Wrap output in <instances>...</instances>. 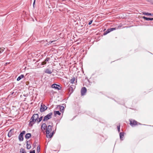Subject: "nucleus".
Wrapping results in <instances>:
<instances>
[{
    "label": "nucleus",
    "instance_id": "nucleus-1",
    "mask_svg": "<svg viewBox=\"0 0 153 153\" xmlns=\"http://www.w3.org/2000/svg\"><path fill=\"white\" fill-rule=\"evenodd\" d=\"M52 126L49 125L46 130V137L48 138H51L54 134V131L52 130Z\"/></svg>",
    "mask_w": 153,
    "mask_h": 153
},
{
    "label": "nucleus",
    "instance_id": "nucleus-2",
    "mask_svg": "<svg viewBox=\"0 0 153 153\" xmlns=\"http://www.w3.org/2000/svg\"><path fill=\"white\" fill-rule=\"evenodd\" d=\"M39 118V115L38 114H34L30 119V122L29 123V126H32L33 124H34L35 122L36 121L37 119Z\"/></svg>",
    "mask_w": 153,
    "mask_h": 153
},
{
    "label": "nucleus",
    "instance_id": "nucleus-3",
    "mask_svg": "<svg viewBox=\"0 0 153 153\" xmlns=\"http://www.w3.org/2000/svg\"><path fill=\"white\" fill-rule=\"evenodd\" d=\"M129 121L130 122V124L132 126L137 125H138V123L139 124H140V123H137L136 121L134 120L130 119L129 120Z\"/></svg>",
    "mask_w": 153,
    "mask_h": 153
},
{
    "label": "nucleus",
    "instance_id": "nucleus-4",
    "mask_svg": "<svg viewBox=\"0 0 153 153\" xmlns=\"http://www.w3.org/2000/svg\"><path fill=\"white\" fill-rule=\"evenodd\" d=\"M52 113L51 112L49 113L48 114L45 116L43 119L44 121H47L48 120L51 118Z\"/></svg>",
    "mask_w": 153,
    "mask_h": 153
},
{
    "label": "nucleus",
    "instance_id": "nucleus-5",
    "mask_svg": "<svg viewBox=\"0 0 153 153\" xmlns=\"http://www.w3.org/2000/svg\"><path fill=\"white\" fill-rule=\"evenodd\" d=\"M25 132H26L25 131H23L20 133L18 137V138L19 141H22L23 140V136L24 134H25Z\"/></svg>",
    "mask_w": 153,
    "mask_h": 153
},
{
    "label": "nucleus",
    "instance_id": "nucleus-6",
    "mask_svg": "<svg viewBox=\"0 0 153 153\" xmlns=\"http://www.w3.org/2000/svg\"><path fill=\"white\" fill-rule=\"evenodd\" d=\"M47 107L45 105L42 103L41 105L40 111L41 112H44L45 110L47 109Z\"/></svg>",
    "mask_w": 153,
    "mask_h": 153
},
{
    "label": "nucleus",
    "instance_id": "nucleus-7",
    "mask_svg": "<svg viewBox=\"0 0 153 153\" xmlns=\"http://www.w3.org/2000/svg\"><path fill=\"white\" fill-rule=\"evenodd\" d=\"M51 87L53 88H54L58 90H61V87L59 85L56 84H53Z\"/></svg>",
    "mask_w": 153,
    "mask_h": 153
},
{
    "label": "nucleus",
    "instance_id": "nucleus-8",
    "mask_svg": "<svg viewBox=\"0 0 153 153\" xmlns=\"http://www.w3.org/2000/svg\"><path fill=\"white\" fill-rule=\"evenodd\" d=\"M87 91V89L85 87H83L81 89V93L82 95H84Z\"/></svg>",
    "mask_w": 153,
    "mask_h": 153
},
{
    "label": "nucleus",
    "instance_id": "nucleus-9",
    "mask_svg": "<svg viewBox=\"0 0 153 153\" xmlns=\"http://www.w3.org/2000/svg\"><path fill=\"white\" fill-rule=\"evenodd\" d=\"M125 133L124 132H121L120 134V138L121 140H123V137H124Z\"/></svg>",
    "mask_w": 153,
    "mask_h": 153
},
{
    "label": "nucleus",
    "instance_id": "nucleus-10",
    "mask_svg": "<svg viewBox=\"0 0 153 153\" xmlns=\"http://www.w3.org/2000/svg\"><path fill=\"white\" fill-rule=\"evenodd\" d=\"M143 18L146 20V21H152L153 20V18H148L146 17L145 16H143Z\"/></svg>",
    "mask_w": 153,
    "mask_h": 153
},
{
    "label": "nucleus",
    "instance_id": "nucleus-11",
    "mask_svg": "<svg viewBox=\"0 0 153 153\" xmlns=\"http://www.w3.org/2000/svg\"><path fill=\"white\" fill-rule=\"evenodd\" d=\"M31 137V134L30 133L27 134L25 136V137L26 139H29Z\"/></svg>",
    "mask_w": 153,
    "mask_h": 153
},
{
    "label": "nucleus",
    "instance_id": "nucleus-12",
    "mask_svg": "<svg viewBox=\"0 0 153 153\" xmlns=\"http://www.w3.org/2000/svg\"><path fill=\"white\" fill-rule=\"evenodd\" d=\"M143 14L148 16H153V14L146 12H143Z\"/></svg>",
    "mask_w": 153,
    "mask_h": 153
},
{
    "label": "nucleus",
    "instance_id": "nucleus-13",
    "mask_svg": "<svg viewBox=\"0 0 153 153\" xmlns=\"http://www.w3.org/2000/svg\"><path fill=\"white\" fill-rule=\"evenodd\" d=\"M50 59V58H47L44 61L42 62V65H44L46 64V62L48 61Z\"/></svg>",
    "mask_w": 153,
    "mask_h": 153
},
{
    "label": "nucleus",
    "instance_id": "nucleus-14",
    "mask_svg": "<svg viewBox=\"0 0 153 153\" xmlns=\"http://www.w3.org/2000/svg\"><path fill=\"white\" fill-rule=\"evenodd\" d=\"M47 127L46 125V124L45 123H43L42 126V129H43L44 130H45V129H47Z\"/></svg>",
    "mask_w": 153,
    "mask_h": 153
},
{
    "label": "nucleus",
    "instance_id": "nucleus-15",
    "mask_svg": "<svg viewBox=\"0 0 153 153\" xmlns=\"http://www.w3.org/2000/svg\"><path fill=\"white\" fill-rule=\"evenodd\" d=\"M45 73H46L49 74H51L52 73V72L51 71L48 69H46L45 70Z\"/></svg>",
    "mask_w": 153,
    "mask_h": 153
},
{
    "label": "nucleus",
    "instance_id": "nucleus-16",
    "mask_svg": "<svg viewBox=\"0 0 153 153\" xmlns=\"http://www.w3.org/2000/svg\"><path fill=\"white\" fill-rule=\"evenodd\" d=\"M24 76L22 74L20 76H19L17 79V80L18 81L22 79L24 77Z\"/></svg>",
    "mask_w": 153,
    "mask_h": 153
},
{
    "label": "nucleus",
    "instance_id": "nucleus-17",
    "mask_svg": "<svg viewBox=\"0 0 153 153\" xmlns=\"http://www.w3.org/2000/svg\"><path fill=\"white\" fill-rule=\"evenodd\" d=\"M28 141H27V149H29L31 148V146L30 145V144H29L28 143Z\"/></svg>",
    "mask_w": 153,
    "mask_h": 153
},
{
    "label": "nucleus",
    "instance_id": "nucleus-18",
    "mask_svg": "<svg viewBox=\"0 0 153 153\" xmlns=\"http://www.w3.org/2000/svg\"><path fill=\"white\" fill-rule=\"evenodd\" d=\"M54 114L55 115L58 114L60 115L61 114V113L59 112V111H55L54 112Z\"/></svg>",
    "mask_w": 153,
    "mask_h": 153
},
{
    "label": "nucleus",
    "instance_id": "nucleus-19",
    "mask_svg": "<svg viewBox=\"0 0 153 153\" xmlns=\"http://www.w3.org/2000/svg\"><path fill=\"white\" fill-rule=\"evenodd\" d=\"M20 153H27L25 150L23 148H21L20 150Z\"/></svg>",
    "mask_w": 153,
    "mask_h": 153
},
{
    "label": "nucleus",
    "instance_id": "nucleus-20",
    "mask_svg": "<svg viewBox=\"0 0 153 153\" xmlns=\"http://www.w3.org/2000/svg\"><path fill=\"white\" fill-rule=\"evenodd\" d=\"M75 78L73 77L71 80L70 82L72 84H73L74 82L75 81Z\"/></svg>",
    "mask_w": 153,
    "mask_h": 153
},
{
    "label": "nucleus",
    "instance_id": "nucleus-21",
    "mask_svg": "<svg viewBox=\"0 0 153 153\" xmlns=\"http://www.w3.org/2000/svg\"><path fill=\"white\" fill-rule=\"evenodd\" d=\"M42 117H41L39 119H38V118L37 119V122L38 123H39L42 120Z\"/></svg>",
    "mask_w": 153,
    "mask_h": 153
},
{
    "label": "nucleus",
    "instance_id": "nucleus-22",
    "mask_svg": "<svg viewBox=\"0 0 153 153\" xmlns=\"http://www.w3.org/2000/svg\"><path fill=\"white\" fill-rule=\"evenodd\" d=\"M40 147L39 146H38L37 149V153H39L40 152Z\"/></svg>",
    "mask_w": 153,
    "mask_h": 153
},
{
    "label": "nucleus",
    "instance_id": "nucleus-23",
    "mask_svg": "<svg viewBox=\"0 0 153 153\" xmlns=\"http://www.w3.org/2000/svg\"><path fill=\"white\" fill-rule=\"evenodd\" d=\"M8 136L9 137H10L11 136L12 134H11V130H10L8 133Z\"/></svg>",
    "mask_w": 153,
    "mask_h": 153
},
{
    "label": "nucleus",
    "instance_id": "nucleus-24",
    "mask_svg": "<svg viewBox=\"0 0 153 153\" xmlns=\"http://www.w3.org/2000/svg\"><path fill=\"white\" fill-rule=\"evenodd\" d=\"M111 31H110V30H109V29H108V30H107V31L106 32V33H104V35H106V34L108 33H109Z\"/></svg>",
    "mask_w": 153,
    "mask_h": 153
},
{
    "label": "nucleus",
    "instance_id": "nucleus-25",
    "mask_svg": "<svg viewBox=\"0 0 153 153\" xmlns=\"http://www.w3.org/2000/svg\"><path fill=\"white\" fill-rule=\"evenodd\" d=\"M115 30V28H111L109 29V30L111 32V31H112Z\"/></svg>",
    "mask_w": 153,
    "mask_h": 153
},
{
    "label": "nucleus",
    "instance_id": "nucleus-26",
    "mask_svg": "<svg viewBox=\"0 0 153 153\" xmlns=\"http://www.w3.org/2000/svg\"><path fill=\"white\" fill-rule=\"evenodd\" d=\"M64 107L63 106H61L60 108V111H62V110H63V109H64Z\"/></svg>",
    "mask_w": 153,
    "mask_h": 153
},
{
    "label": "nucleus",
    "instance_id": "nucleus-27",
    "mask_svg": "<svg viewBox=\"0 0 153 153\" xmlns=\"http://www.w3.org/2000/svg\"><path fill=\"white\" fill-rule=\"evenodd\" d=\"M117 129L118 131L119 132L120 131V126H117Z\"/></svg>",
    "mask_w": 153,
    "mask_h": 153
},
{
    "label": "nucleus",
    "instance_id": "nucleus-28",
    "mask_svg": "<svg viewBox=\"0 0 153 153\" xmlns=\"http://www.w3.org/2000/svg\"><path fill=\"white\" fill-rule=\"evenodd\" d=\"M30 153H35V150H33L32 151H30Z\"/></svg>",
    "mask_w": 153,
    "mask_h": 153
},
{
    "label": "nucleus",
    "instance_id": "nucleus-29",
    "mask_svg": "<svg viewBox=\"0 0 153 153\" xmlns=\"http://www.w3.org/2000/svg\"><path fill=\"white\" fill-rule=\"evenodd\" d=\"M92 20H91V21H90V22H89L88 23V25H90L92 23Z\"/></svg>",
    "mask_w": 153,
    "mask_h": 153
},
{
    "label": "nucleus",
    "instance_id": "nucleus-30",
    "mask_svg": "<svg viewBox=\"0 0 153 153\" xmlns=\"http://www.w3.org/2000/svg\"><path fill=\"white\" fill-rule=\"evenodd\" d=\"M69 89L70 90H73V88H72V87H70L69 88Z\"/></svg>",
    "mask_w": 153,
    "mask_h": 153
},
{
    "label": "nucleus",
    "instance_id": "nucleus-31",
    "mask_svg": "<svg viewBox=\"0 0 153 153\" xmlns=\"http://www.w3.org/2000/svg\"><path fill=\"white\" fill-rule=\"evenodd\" d=\"M35 1H36V0H34V2H33V7H34V4H35Z\"/></svg>",
    "mask_w": 153,
    "mask_h": 153
},
{
    "label": "nucleus",
    "instance_id": "nucleus-32",
    "mask_svg": "<svg viewBox=\"0 0 153 153\" xmlns=\"http://www.w3.org/2000/svg\"><path fill=\"white\" fill-rule=\"evenodd\" d=\"M0 52H1V51H3V50H1V48H0Z\"/></svg>",
    "mask_w": 153,
    "mask_h": 153
},
{
    "label": "nucleus",
    "instance_id": "nucleus-33",
    "mask_svg": "<svg viewBox=\"0 0 153 153\" xmlns=\"http://www.w3.org/2000/svg\"><path fill=\"white\" fill-rule=\"evenodd\" d=\"M13 93H14V92H11V94H12V95L13 94Z\"/></svg>",
    "mask_w": 153,
    "mask_h": 153
},
{
    "label": "nucleus",
    "instance_id": "nucleus-34",
    "mask_svg": "<svg viewBox=\"0 0 153 153\" xmlns=\"http://www.w3.org/2000/svg\"><path fill=\"white\" fill-rule=\"evenodd\" d=\"M34 147L36 146V144H35V145L34 144Z\"/></svg>",
    "mask_w": 153,
    "mask_h": 153
},
{
    "label": "nucleus",
    "instance_id": "nucleus-35",
    "mask_svg": "<svg viewBox=\"0 0 153 153\" xmlns=\"http://www.w3.org/2000/svg\"><path fill=\"white\" fill-rule=\"evenodd\" d=\"M52 42H49V43H52Z\"/></svg>",
    "mask_w": 153,
    "mask_h": 153
}]
</instances>
